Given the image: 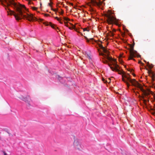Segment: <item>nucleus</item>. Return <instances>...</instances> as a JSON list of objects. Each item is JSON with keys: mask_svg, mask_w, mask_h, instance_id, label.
I'll use <instances>...</instances> for the list:
<instances>
[{"mask_svg": "<svg viewBox=\"0 0 155 155\" xmlns=\"http://www.w3.org/2000/svg\"><path fill=\"white\" fill-rule=\"evenodd\" d=\"M123 155H128V153L125 152L122 153Z\"/></svg>", "mask_w": 155, "mask_h": 155, "instance_id": "dca6fc26", "label": "nucleus"}, {"mask_svg": "<svg viewBox=\"0 0 155 155\" xmlns=\"http://www.w3.org/2000/svg\"><path fill=\"white\" fill-rule=\"evenodd\" d=\"M124 75H124V74H123L122 75V81H124V82L126 83V84H127V86L128 87H129V86H130V84H129L125 80L124 78Z\"/></svg>", "mask_w": 155, "mask_h": 155, "instance_id": "f8f14e48", "label": "nucleus"}, {"mask_svg": "<svg viewBox=\"0 0 155 155\" xmlns=\"http://www.w3.org/2000/svg\"><path fill=\"white\" fill-rule=\"evenodd\" d=\"M147 65L150 69H151L153 67V65L152 64L150 65L149 62H148L147 63Z\"/></svg>", "mask_w": 155, "mask_h": 155, "instance_id": "4468645a", "label": "nucleus"}, {"mask_svg": "<svg viewBox=\"0 0 155 155\" xmlns=\"http://www.w3.org/2000/svg\"><path fill=\"white\" fill-rule=\"evenodd\" d=\"M73 147L74 149L76 151H81L83 150L84 146L81 140L77 138L74 139Z\"/></svg>", "mask_w": 155, "mask_h": 155, "instance_id": "20e7f679", "label": "nucleus"}, {"mask_svg": "<svg viewBox=\"0 0 155 155\" xmlns=\"http://www.w3.org/2000/svg\"><path fill=\"white\" fill-rule=\"evenodd\" d=\"M114 34L112 32H111L110 33V36H113L114 35Z\"/></svg>", "mask_w": 155, "mask_h": 155, "instance_id": "4be33fe9", "label": "nucleus"}, {"mask_svg": "<svg viewBox=\"0 0 155 155\" xmlns=\"http://www.w3.org/2000/svg\"><path fill=\"white\" fill-rule=\"evenodd\" d=\"M40 5H41V3H40Z\"/></svg>", "mask_w": 155, "mask_h": 155, "instance_id": "58836bf2", "label": "nucleus"}, {"mask_svg": "<svg viewBox=\"0 0 155 155\" xmlns=\"http://www.w3.org/2000/svg\"><path fill=\"white\" fill-rule=\"evenodd\" d=\"M51 1V0H50Z\"/></svg>", "mask_w": 155, "mask_h": 155, "instance_id": "79ce46f5", "label": "nucleus"}, {"mask_svg": "<svg viewBox=\"0 0 155 155\" xmlns=\"http://www.w3.org/2000/svg\"><path fill=\"white\" fill-rule=\"evenodd\" d=\"M88 31L87 30V28H85L84 29V31Z\"/></svg>", "mask_w": 155, "mask_h": 155, "instance_id": "393cba45", "label": "nucleus"}, {"mask_svg": "<svg viewBox=\"0 0 155 155\" xmlns=\"http://www.w3.org/2000/svg\"><path fill=\"white\" fill-rule=\"evenodd\" d=\"M64 19L66 20V21H68V20H69V19L68 18H65V17H64Z\"/></svg>", "mask_w": 155, "mask_h": 155, "instance_id": "f3484780", "label": "nucleus"}, {"mask_svg": "<svg viewBox=\"0 0 155 155\" xmlns=\"http://www.w3.org/2000/svg\"><path fill=\"white\" fill-rule=\"evenodd\" d=\"M53 4V3L52 2H51L50 3H49L48 4L50 7H52L51 4Z\"/></svg>", "mask_w": 155, "mask_h": 155, "instance_id": "aec40b11", "label": "nucleus"}, {"mask_svg": "<svg viewBox=\"0 0 155 155\" xmlns=\"http://www.w3.org/2000/svg\"><path fill=\"white\" fill-rule=\"evenodd\" d=\"M128 75H130V74H128Z\"/></svg>", "mask_w": 155, "mask_h": 155, "instance_id": "ea45409f", "label": "nucleus"}, {"mask_svg": "<svg viewBox=\"0 0 155 155\" xmlns=\"http://www.w3.org/2000/svg\"><path fill=\"white\" fill-rule=\"evenodd\" d=\"M4 2L6 4L8 7L11 6L13 7L16 11L17 13L8 9L11 14L13 15L16 20H19L22 18H26L29 21H31L34 20L36 19L35 17H34L32 14H27L26 15H23V12L26 9L24 5L20 4L19 3H16L14 0H8V1L7 0H0V4L5 6L4 4Z\"/></svg>", "mask_w": 155, "mask_h": 155, "instance_id": "f257e3e1", "label": "nucleus"}, {"mask_svg": "<svg viewBox=\"0 0 155 155\" xmlns=\"http://www.w3.org/2000/svg\"><path fill=\"white\" fill-rule=\"evenodd\" d=\"M127 70L128 71H130L131 72H132V71H133V70L132 69H127Z\"/></svg>", "mask_w": 155, "mask_h": 155, "instance_id": "412c9836", "label": "nucleus"}, {"mask_svg": "<svg viewBox=\"0 0 155 155\" xmlns=\"http://www.w3.org/2000/svg\"><path fill=\"white\" fill-rule=\"evenodd\" d=\"M60 22V23L61 24H62V22H61V20H60L59 21Z\"/></svg>", "mask_w": 155, "mask_h": 155, "instance_id": "473e14b6", "label": "nucleus"}, {"mask_svg": "<svg viewBox=\"0 0 155 155\" xmlns=\"http://www.w3.org/2000/svg\"><path fill=\"white\" fill-rule=\"evenodd\" d=\"M124 75H124V74H123L122 75V81H124V82L126 83V84H127V86L128 87H129V86H130V84H129L125 80L124 78Z\"/></svg>", "mask_w": 155, "mask_h": 155, "instance_id": "ddd939ff", "label": "nucleus"}, {"mask_svg": "<svg viewBox=\"0 0 155 155\" xmlns=\"http://www.w3.org/2000/svg\"><path fill=\"white\" fill-rule=\"evenodd\" d=\"M60 14H62L63 13V11L62 10L61 12L60 13Z\"/></svg>", "mask_w": 155, "mask_h": 155, "instance_id": "bb28decb", "label": "nucleus"}, {"mask_svg": "<svg viewBox=\"0 0 155 155\" xmlns=\"http://www.w3.org/2000/svg\"><path fill=\"white\" fill-rule=\"evenodd\" d=\"M19 98L25 101L27 107L30 108L31 106V102L32 101L31 97L29 95H28L25 97H23V96H21L19 97Z\"/></svg>", "mask_w": 155, "mask_h": 155, "instance_id": "0eeeda50", "label": "nucleus"}, {"mask_svg": "<svg viewBox=\"0 0 155 155\" xmlns=\"http://www.w3.org/2000/svg\"><path fill=\"white\" fill-rule=\"evenodd\" d=\"M102 80H103V81H104V83H110V79H108V80L105 81L104 79L103 78Z\"/></svg>", "mask_w": 155, "mask_h": 155, "instance_id": "2eb2a0df", "label": "nucleus"}, {"mask_svg": "<svg viewBox=\"0 0 155 155\" xmlns=\"http://www.w3.org/2000/svg\"><path fill=\"white\" fill-rule=\"evenodd\" d=\"M113 60V61H114V62H116V59H114Z\"/></svg>", "mask_w": 155, "mask_h": 155, "instance_id": "72a5a7b5", "label": "nucleus"}, {"mask_svg": "<svg viewBox=\"0 0 155 155\" xmlns=\"http://www.w3.org/2000/svg\"><path fill=\"white\" fill-rule=\"evenodd\" d=\"M99 47L101 48L102 50L106 54H105L103 53H100V54L102 56L106 57L107 58L109 61H111L113 60L111 57H110L109 56V51L105 48L104 47H103L101 45L99 44Z\"/></svg>", "mask_w": 155, "mask_h": 155, "instance_id": "423d86ee", "label": "nucleus"}, {"mask_svg": "<svg viewBox=\"0 0 155 155\" xmlns=\"http://www.w3.org/2000/svg\"><path fill=\"white\" fill-rule=\"evenodd\" d=\"M98 0L99 2H97V1L94 0H91V3L92 5L93 6H99L101 5L102 2H101L100 1V0Z\"/></svg>", "mask_w": 155, "mask_h": 155, "instance_id": "1a4fd4ad", "label": "nucleus"}, {"mask_svg": "<svg viewBox=\"0 0 155 155\" xmlns=\"http://www.w3.org/2000/svg\"><path fill=\"white\" fill-rule=\"evenodd\" d=\"M29 3L30 4V3H31V2H29Z\"/></svg>", "mask_w": 155, "mask_h": 155, "instance_id": "4c0bfd02", "label": "nucleus"}, {"mask_svg": "<svg viewBox=\"0 0 155 155\" xmlns=\"http://www.w3.org/2000/svg\"><path fill=\"white\" fill-rule=\"evenodd\" d=\"M43 23L45 25H46V26H48V25H50L52 28L55 29H58V27L56 26L55 25H54L53 24H52L51 22L48 23V22H44Z\"/></svg>", "mask_w": 155, "mask_h": 155, "instance_id": "9d476101", "label": "nucleus"}, {"mask_svg": "<svg viewBox=\"0 0 155 155\" xmlns=\"http://www.w3.org/2000/svg\"><path fill=\"white\" fill-rule=\"evenodd\" d=\"M86 39H87V42H89L90 41V40L88 39V38H86Z\"/></svg>", "mask_w": 155, "mask_h": 155, "instance_id": "cd10ccee", "label": "nucleus"}, {"mask_svg": "<svg viewBox=\"0 0 155 155\" xmlns=\"http://www.w3.org/2000/svg\"><path fill=\"white\" fill-rule=\"evenodd\" d=\"M100 42H101V41H100Z\"/></svg>", "mask_w": 155, "mask_h": 155, "instance_id": "a19ab883", "label": "nucleus"}, {"mask_svg": "<svg viewBox=\"0 0 155 155\" xmlns=\"http://www.w3.org/2000/svg\"><path fill=\"white\" fill-rule=\"evenodd\" d=\"M52 10L56 12L57 11V10L54 9H52Z\"/></svg>", "mask_w": 155, "mask_h": 155, "instance_id": "c756f323", "label": "nucleus"}, {"mask_svg": "<svg viewBox=\"0 0 155 155\" xmlns=\"http://www.w3.org/2000/svg\"><path fill=\"white\" fill-rule=\"evenodd\" d=\"M108 64L112 71H115L118 72L119 74H124V72L123 71H121L118 69V68H119V66L117 64H113L115 66L114 68L112 67L111 65V64Z\"/></svg>", "mask_w": 155, "mask_h": 155, "instance_id": "6e6552de", "label": "nucleus"}, {"mask_svg": "<svg viewBox=\"0 0 155 155\" xmlns=\"http://www.w3.org/2000/svg\"><path fill=\"white\" fill-rule=\"evenodd\" d=\"M55 18L58 21H59L60 20V19L57 17H55Z\"/></svg>", "mask_w": 155, "mask_h": 155, "instance_id": "5701e85b", "label": "nucleus"}, {"mask_svg": "<svg viewBox=\"0 0 155 155\" xmlns=\"http://www.w3.org/2000/svg\"><path fill=\"white\" fill-rule=\"evenodd\" d=\"M132 74L134 76H135V74L134 73H132Z\"/></svg>", "mask_w": 155, "mask_h": 155, "instance_id": "f704fd0d", "label": "nucleus"}, {"mask_svg": "<svg viewBox=\"0 0 155 155\" xmlns=\"http://www.w3.org/2000/svg\"><path fill=\"white\" fill-rule=\"evenodd\" d=\"M135 43L134 42L133 44L130 45V48L129 49L130 55L129 56L128 60H133L135 61V60L133 58L137 57L139 58L140 57V56L138 54L137 52L134 50V46Z\"/></svg>", "mask_w": 155, "mask_h": 155, "instance_id": "7ed1b4c3", "label": "nucleus"}, {"mask_svg": "<svg viewBox=\"0 0 155 155\" xmlns=\"http://www.w3.org/2000/svg\"><path fill=\"white\" fill-rule=\"evenodd\" d=\"M3 152L4 155H7V153L6 152H5V151H3Z\"/></svg>", "mask_w": 155, "mask_h": 155, "instance_id": "a878e982", "label": "nucleus"}, {"mask_svg": "<svg viewBox=\"0 0 155 155\" xmlns=\"http://www.w3.org/2000/svg\"><path fill=\"white\" fill-rule=\"evenodd\" d=\"M33 10H36L37 9V8L35 7H32Z\"/></svg>", "mask_w": 155, "mask_h": 155, "instance_id": "a211bd4d", "label": "nucleus"}, {"mask_svg": "<svg viewBox=\"0 0 155 155\" xmlns=\"http://www.w3.org/2000/svg\"><path fill=\"white\" fill-rule=\"evenodd\" d=\"M151 113L152 114H153L154 116H155V110L154 111L152 112Z\"/></svg>", "mask_w": 155, "mask_h": 155, "instance_id": "6ab92c4d", "label": "nucleus"}, {"mask_svg": "<svg viewBox=\"0 0 155 155\" xmlns=\"http://www.w3.org/2000/svg\"><path fill=\"white\" fill-rule=\"evenodd\" d=\"M124 78L130 81L133 86H134L139 88L140 91L143 92V96H141L140 100L143 101L142 106L143 107L147 108V103L149 101V98L150 97L149 95L150 94L153 93L150 90L146 91L143 89L142 86L137 81H136L135 79H131L130 78L128 77L127 75H124Z\"/></svg>", "mask_w": 155, "mask_h": 155, "instance_id": "f03ea898", "label": "nucleus"}, {"mask_svg": "<svg viewBox=\"0 0 155 155\" xmlns=\"http://www.w3.org/2000/svg\"><path fill=\"white\" fill-rule=\"evenodd\" d=\"M90 40L93 41L94 40V39L93 38H91L90 39Z\"/></svg>", "mask_w": 155, "mask_h": 155, "instance_id": "7c9ffc66", "label": "nucleus"}, {"mask_svg": "<svg viewBox=\"0 0 155 155\" xmlns=\"http://www.w3.org/2000/svg\"><path fill=\"white\" fill-rule=\"evenodd\" d=\"M69 29H72V28H71V27H69Z\"/></svg>", "mask_w": 155, "mask_h": 155, "instance_id": "e433bc0d", "label": "nucleus"}, {"mask_svg": "<svg viewBox=\"0 0 155 155\" xmlns=\"http://www.w3.org/2000/svg\"><path fill=\"white\" fill-rule=\"evenodd\" d=\"M68 24L67 23L65 22V25L66 26L68 27Z\"/></svg>", "mask_w": 155, "mask_h": 155, "instance_id": "b1692460", "label": "nucleus"}, {"mask_svg": "<svg viewBox=\"0 0 155 155\" xmlns=\"http://www.w3.org/2000/svg\"><path fill=\"white\" fill-rule=\"evenodd\" d=\"M104 16L107 18V21L108 23L110 24H116V18L110 14H105Z\"/></svg>", "mask_w": 155, "mask_h": 155, "instance_id": "39448f33", "label": "nucleus"}, {"mask_svg": "<svg viewBox=\"0 0 155 155\" xmlns=\"http://www.w3.org/2000/svg\"><path fill=\"white\" fill-rule=\"evenodd\" d=\"M147 70H148V72L149 74V75L152 78V80L153 81L154 80L155 75L151 71H149L148 69H146Z\"/></svg>", "mask_w": 155, "mask_h": 155, "instance_id": "9b49d317", "label": "nucleus"}, {"mask_svg": "<svg viewBox=\"0 0 155 155\" xmlns=\"http://www.w3.org/2000/svg\"><path fill=\"white\" fill-rule=\"evenodd\" d=\"M139 63H141V64H142V63L141 61H139Z\"/></svg>", "mask_w": 155, "mask_h": 155, "instance_id": "2f4dec72", "label": "nucleus"}, {"mask_svg": "<svg viewBox=\"0 0 155 155\" xmlns=\"http://www.w3.org/2000/svg\"><path fill=\"white\" fill-rule=\"evenodd\" d=\"M107 61L105 60V61L104 62V63H107Z\"/></svg>", "mask_w": 155, "mask_h": 155, "instance_id": "c85d7f7f", "label": "nucleus"}, {"mask_svg": "<svg viewBox=\"0 0 155 155\" xmlns=\"http://www.w3.org/2000/svg\"><path fill=\"white\" fill-rule=\"evenodd\" d=\"M47 15V14H45V16H47V15Z\"/></svg>", "mask_w": 155, "mask_h": 155, "instance_id": "c9c22d12", "label": "nucleus"}]
</instances>
